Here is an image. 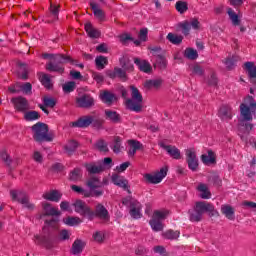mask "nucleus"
<instances>
[{
	"label": "nucleus",
	"mask_w": 256,
	"mask_h": 256,
	"mask_svg": "<svg viewBox=\"0 0 256 256\" xmlns=\"http://www.w3.org/2000/svg\"><path fill=\"white\" fill-rule=\"evenodd\" d=\"M256 113V101L252 96H247L244 102L240 105V127H245L246 133H249L253 129V124L245 123L253 121Z\"/></svg>",
	"instance_id": "nucleus-1"
},
{
	"label": "nucleus",
	"mask_w": 256,
	"mask_h": 256,
	"mask_svg": "<svg viewBox=\"0 0 256 256\" xmlns=\"http://www.w3.org/2000/svg\"><path fill=\"white\" fill-rule=\"evenodd\" d=\"M43 59H50V61L46 64L47 71H51L54 73L63 74L65 68L63 65L65 63H71L73 65L74 61L69 56H65L63 54H43Z\"/></svg>",
	"instance_id": "nucleus-2"
},
{
	"label": "nucleus",
	"mask_w": 256,
	"mask_h": 256,
	"mask_svg": "<svg viewBox=\"0 0 256 256\" xmlns=\"http://www.w3.org/2000/svg\"><path fill=\"white\" fill-rule=\"evenodd\" d=\"M71 239V232L69 230L63 229L58 232L56 238H51L47 236H34V243L36 245H43L46 249H53L60 241H68Z\"/></svg>",
	"instance_id": "nucleus-3"
},
{
	"label": "nucleus",
	"mask_w": 256,
	"mask_h": 256,
	"mask_svg": "<svg viewBox=\"0 0 256 256\" xmlns=\"http://www.w3.org/2000/svg\"><path fill=\"white\" fill-rule=\"evenodd\" d=\"M35 141H53V134L49 132V127L45 123L38 122L32 126Z\"/></svg>",
	"instance_id": "nucleus-4"
},
{
	"label": "nucleus",
	"mask_w": 256,
	"mask_h": 256,
	"mask_svg": "<svg viewBox=\"0 0 256 256\" xmlns=\"http://www.w3.org/2000/svg\"><path fill=\"white\" fill-rule=\"evenodd\" d=\"M130 89L132 98L126 100V107L131 111H136V113H139V111H141L143 108V96L141 95V92H139V89H137L135 86H131Z\"/></svg>",
	"instance_id": "nucleus-5"
},
{
	"label": "nucleus",
	"mask_w": 256,
	"mask_h": 256,
	"mask_svg": "<svg viewBox=\"0 0 256 256\" xmlns=\"http://www.w3.org/2000/svg\"><path fill=\"white\" fill-rule=\"evenodd\" d=\"M168 216V210H155L149 222L152 230L156 232L163 231V228L165 227V225H163V221H165Z\"/></svg>",
	"instance_id": "nucleus-6"
},
{
	"label": "nucleus",
	"mask_w": 256,
	"mask_h": 256,
	"mask_svg": "<svg viewBox=\"0 0 256 256\" xmlns=\"http://www.w3.org/2000/svg\"><path fill=\"white\" fill-rule=\"evenodd\" d=\"M122 204L125 207H129V213L133 219H141V209H143L141 202L131 196H127L122 199Z\"/></svg>",
	"instance_id": "nucleus-7"
},
{
	"label": "nucleus",
	"mask_w": 256,
	"mask_h": 256,
	"mask_svg": "<svg viewBox=\"0 0 256 256\" xmlns=\"http://www.w3.org/2000/svg\"><path fill=\"white\" fill-rule=\"evenodd\" d=\"M86 185L90 189V197H101L103 195L104 191L101 189L103 182L98 177L90 176L86 181Z\"/></svg>",
	"instance_id": "nucleus-8"
},
{
	"label": "nucleus",
	"mask_w": 256,
	"mask_h": 256,
	"mask_svg": "<svg viewBox=\"0 0 256 256\" xmlns=\"http://www.w3.org/2000/svg\"><path fill=\"white\" fill-rule=\"evenodd\" d=\"M10 195L12 197V201H18V203H21V205L26 207V209H29L30 211L35 209V205L29 202V196L25 192L11 190Z\"/></svg>",
	"instance_id": "nucleus-9"
},
{
	"label": "nucleus",
	"mask_w": 256,
	"mask_h": 256,
	"mask_svg": "<svg viewBox=\"0 0 256 256\" xmlns=\"http://www.w3.org/2000/svg\"><path fill=\"white\" fill-rule=\"evenodd\" d=\"M167 171H169V167L164 166L160 169V171L154 174H145L144 179L147 183H152L157 185V183H161L165 177H167Z\"/></svg>",
	"instance_id": "nucleus-10"
},
{
	"label": "nucleus",
	"mask_w": 256,
	"mask_h": 256,
	"mask_svg": "<svg viewBox=\"0 0 256 256\" xmlns=\"http://www.w3.org/2000/svg\"><path fill=\"white\" fill-rule=\"evenodd\" d=\"M73 207L74 211L82 217H87V219H89L93 216V209H91V207H89L83 200H76L73 203Z\"/></svg>",
	"instance_id": "nucleus-11"
},
{
	"label": "nucleus",
	"mask_w": 256,
	"mask_h": 256,
	"mask_svg": "<svg viewBox=\"0 0 256 256\" xmlns=\"http://www.w3.org/2000/svg\"><path fill=\"white\" fill-rule=\"evenodd\" d=\"M97 217L98 219H101L102 221H109V211L103 204L98 203L95 205L94 211L92 210V216H90L89 221H93V219Z\"/></svg>",
	"instance_id": "nucleus-12"
},
{
	"label": "nucleus",
	"mask_w": 256,
	"mask_h": 256,
	"mask_svg": "<svg viewBox=\"0 0 256 256\" xmlns=\"http://www.w3.org/2000/svg\"><path fill=\"white\" fill-rule=\"evenodd\" d=\"M0 159L5 162V165L8 166L9 169H17V167L23 163L20 157H14L11 159L5 150L0 151Z\"/></svg>",
	"instance_id": "nucleus-13"
},
{
	"label": "nucleus",
	"mask_w": 256,
	"mask_h": 256,
	"mask_svg": "<svg viewBox=\"0 0 256 256\" xmlns=\"http://www.w3.org/2000/svg\"><path fill=\"white\" fill-rule=\"evenodd\" d=\"M76 104L78 107L89 109L90 107H93V105H95V100L93 99V97H91V95L84 94L76 98Z\"/></svg>",
	"instance_id": "nucleus-14"
},
{
	"label": "nucleus",
	"mask_w": 256,
	"mask_h": 256,
	"mask_svg": "<svg viewBox=\"0 0 256 256\" xmlns=\"http://www.w3.org/2000/svg\"><path fill=\"white\" fill-rule=\"evenodd\" d=\"M111 180L114 185H117V187H121L124 189V191L131 193V191H129V181H127V179H125V177L121 176L119 173H113Z\"/></svg>",
	"instance_id": "nucleus-15"
},
{
	"label": "nucleus",
	"mask_w": 256,
	"mask_h": 256,
	"mask_svg": "<svg viewBox=\"0 0 256 256\" xmlns=\"http://www.w3.org/2000/svg\"><path fill=\"white\" fill-rule=\"evenodd\" d=\"M31 83H16L14 86L9 87L10 93H20V91H23V93H26V95H31Z\"/></svg>",
	"instance_id": "nucleus-16"
},
{
	"label": "nucleus",
	"mask_w": 256,
	"mask_h": 256,
	"mask_svg": "<svg viewBox=\"0 0 256 256\" xmlns=\"http://www.w3.org/2000/svg\"><path fill=\"white\" fill-rule=\"evenodd\" d=\"M160 147L162 149H165V151L168 153V155H170V157H172V159H181V150H179L175 146L167 145L164 142H161Z\"/></svg>",
	"instance_id": "nucleus-17"
},
{
	"label": "nucleus",
	"mask_w": 256,
	"mask_h": 256,
	"mask_svg": "<svg viewBox=\"0 0 256 256\" xmlns=\"http://www.w3.org/2000/svg\"><path fill=\"white\" fill-rule=\"evenodd\" d=\"M246 73L250 79V83L256 85V65L253 62H246L244 64Z\"/></svg>",
	"instance_id": "nucleus-18"
},
{
	"label": "nucleus",
	"mask_w": 256,
	"mask_h": 256,
	"mask_svg": "<svg viewBox=\"0 0 256 256\" xmlns=\"http://www.w3.org/2000/svg\"><path fill=\"white\" fill-rule=\"evenodd\" d=\"M195 209L198 213L202 215L204 213H213V211H215V207L209 202H197L195 205Z\"/></svg>",
	"instance_id": "nucleus-19"
},
{
	"label": "nucleus",
	"mask_w": 256,
	"mask_h": 256,
	"mask_svg": "<svg viewBox=\"0 0 256 256\" xmlns=\"http://www.w3.org/2000/svg\"><path fill=\"white\" fill-rule=\"evenodd\" d=\"M86 171L89 175H97L103 171V163L101 162H92L85 164Z\"/></svg>",
	"instance_id": "nucleus-20"
},
{
	"label": "nucleus",
	"mask_w": 256,
	"mask_h": 256,
	"mask_svg": "<svg viewBox=\"0 0 256 256\" xmlns=\"http://www.w3.org/2000/svg\"><path fill=\"white\" fill-rule=\"evenodd\" d=\"M91 115H85L81 116L78 120L74 122H70V127H80V128H85L89 127L91 125Z\"/></svg>",
	"instance_id": "nucleus-21"
},
{
	"label": "nucleus",
	"mask_w": 256,
	"mask_h": 256,
	"mask_svg": "<svg viewBox=\"0 0 256 256\" xmlns=\"http://www.w3.org/2000/svg\"><path fill=\"white\" fill-rule=\"evenodd\" d=\"M128 155L130 157H135V153H137L140 149H143V144L137 140H128Z\"/></svg>",
	"instance_id": "nucleus-22"
},
{
	"label": "nucleus",
	"mask_w": 256,
	"mask_h": 256,
	"mask_svg": "<svg viewBox=\"0 0 256 256\" xmlns=\"http://www.w3.org/2000/svg\"><path fill=\"white\" fill-rule=\"evenodd\" d=\"M12 103L17 111H27L29 109V102L23 97L13 98Z\"/></svg>",
	"instance_id": "nucleus-23"
},
{
	"label": "nucleus",
	"mask_w": 256,
	"mask_h": 256,
	"mask_svg": "<svg viewBox=\"0 0 256 256\" xmlns=\"http://www.w3.org/2000/svg\"><path fill=\"white\" fill-rule=\"evenodd\" d=\"M85 245H87V243H85V241L77 238L73 242L72 247H71L72 255H81V253H83V249H85Z\"/></svg>",
	"instance_id": "nucleus-24"
},
{
	"label": "nucleus",
	"mask_w": 256,
	"mask_h": 256,
	"mask_svg": "<svg viewBox=\"0 0 256 256\" xmlns=\"http://www.w3.org/2000/svg\"><path fill=\"white\" fill-rule=\"evenodd\" d=\"M44 215L50 216V217H59L61 215V212L58 208L53 207L51 204L44 202L42 204Z\"/></svg>",
	"instance_id": "nucleus-25"
},
{
	"label": "nucleus",
	"mask_w": 256,
	"mask_h": 256,
	"mask_svg": "<svg viewBox=\"0 0 256 256\" xmlns=\"http://www.w3.org/2000/svg\"><path fill=\"white\" fill-rule=\"evenodd\" d=\"M201 161L204 165H215L217 163V155L213 150H208V154L201 155Z\"/></svg>",
	"instance_id": "nucleus-26"
},
{
	"label": "nucleus",
	"mask_w": 256,
	"mask_h": 256,
	"mask_svg": "<svg viewBox=\"0 0 256 256\" xmlns=\"http://www.w3.org/2000/svg\"><path fill=\"white\" fill-rule=\"evenodd\" d=\"M90 7L98 21H105V12L101 9V7H99V4H97V2H90Z\"/></svg>",
	"instance_id": "nucleus-27"
},
{
	"label": "nucleus",
	"mask_w": 256,
	"mask_h": 256,
	"mask_svg": "<svg viewBox=\"0 0 256 256\" xmlns=\"http://www.w3.org/2000/svg\"><path fill=\"white\" fill-rule=\"evenodd\" d=\"M221 213L225 216L226 219H229L230 221L235 220V208H233L229 204H224L221 206Z\"/></svg>",
	"instance_id": "nucleus-28"
},
{
	"label": "nucleus",
	"mask_w": 256,
	"mask_h": 256,
	"mask_svg": "<svg viewBox=\"0 0 256 256\" xmlns=\"http://www.w3.org/2000/svg\"><path fill=\"white\" fill-rule=\"evenodd\" d=\"M134 63L143 73H151V71L153 70L151 64L147 60L135 58Z\"/></svg>",
	"instance_id": "nucleus-29"
},
{
	"label": "nucleus",
	"mask_w": 256,
	"mask_h": 256,
	"mask_svg": "<svg viewBox=\"0 0 256 256\" xmlns=\"http://www.w3.org/2000/svg\"><path fill=\"white\" fill-rule=\"evenodd\" d=\"M62 194L58 190H51L43 194V199L47 201H53L54 203H59L61 201Z\"/></svg>",
	"instance_id": "nucleus-30"
},
{
	"label": "nucleus",
	"mask_w": 256,
	"mask_h": 256,
	"mask_svg": "<svg viewBox=\"0 0 256 256\" xmlns=\"http://www.w3.org/2000/svg\"><path fill=\"white\" fill-rule=\"evenodd\" d=\"M161 85H163V79L158 78L154 80H146L144 83L145 89H148L149 91L155 89H161Z\"/></svg>",
	"instance_id": "nucleus-31"
},
{
	"label": "nucleus",
	"mask_w": 256,
	"mask_h": 256,
	"mask_svg": "<svg viewBox=\"0 0 256 256\" xmlns=\"http://www.w3.org/2000/svg\"><path fill=\"white\" fill-rule=\"evenodd\" d=\"M85 31L88 34V37H91L92 39H98V37H101V31L93 27L91 22L85 24Z\"/></svg>",
	"instance_id": "nucleus-32"
},
{
	"label": "nucleus",
	"mask_w": 256,
	"mask_h": 256,
	"mask_svg": "<svg viewBox=\"0 0 256 256\" xmlns=\"http://www.w3.org/2000/svg\"><path fill=\"white\" fill-rule=\"evenodd\" d=\"M218 115L220 118H222L223 121H229V119H232L233 113L231 112V107L227 105H223L219 112Z\"/></svg>",
	"instance_id": "nucleus-33"
},
{
	"label": "nucleus",
	"mask_w": 256,
	"mask_h": 256,
	"mask_svg": "<svg viewBox=\"0 0 256 256\" xmlns=\"http://www.w3.org/2000/svg\"><path fill=\"white\" fill-rule=\"evenodd\" d=\"M39 81L46 89H51L53 87V82L51 81V76L43 72L38 73Z\"/></svg>",
	"instance_id": "nucleus-34"
},
{
	"label": "nucleus",
	"mask_w": 256,
	"mask_h": 256,
	"mask_svg": "<svg viewBox=\"0 0 256 256\" xmlns=\"http://www.w3.org/2000/svg\"><path fill=\"white\" fill-rule=\"evenodd\" d=\"M197 191H199L202 199H211V191H209V186H207V184H198Z\"/></svg>",
	"instance_id": "nucleus-35"
},
{
	"label": "nucleus",
	"mask_w": 256,
	"mask_h": 256,
	"mask_svg": "<svg viewBox=\"0 0 256 256\" xmlns=\"http://www.w3.org/2000/svg\"><path fill=\"white\" fill-rule=\"evenodd\" d=\"M100 99L101 101H103V103H106L107 105H111V103L115 101V94L109 91H102L100 93Z\"/></svg>",
	"instance_id": "nucleus-36"
},
{
	"label": "nucleus",
	"mask_w": 256,
	"mask_h": 256,
	"mask_svg": "<svg viewBox=\"0 0 256 256\" xmlns=\"http://www.w3.org/2000/svg\"><path fill=\"white\" fill-rule=\"evenodd\" d=\"M63 222L65 223V225H69V227H75L77 225H81V223H83V220H81V218L79 217L68 216L63 219Z\"/></svg>",
	"instance_id": "nucleus-37"
},
{
	"label": "nucleus",
	"mask_w": 256,
	"mask_h": 256,
	"mask_svg": "<svg viewBox=\"0 0 256 256\" xmlns=\"http://www.w3.org/2000/svg\"><path fill=\"white\" fill-rule=\"evenodd\" d=\"M166 39H168V41L173 45H179L183 41V36L177 35L175 33H168Z\"/></svg>",
	"instance_id": "nucleus-38"
},
{
	"label": "nucleus",
	"mask_w": 256,
	"mask_h": 256,
	"mask_svg": "<svg viewBox=\"0 0 256 256\" xmlns=\"http://www.w3.org/2000/svg\"><path fill=\"white\" fill-rule=\"evenodd\" d=\"M227 13L230 17V20L232 21L233 25L237 26L240 25L241 20H239V16L237 15V13L235 12V10H233V8H227Z\"/></svg>",
	"instance_id": "nucleus-39"
},
{
	"label": "nucleus",
	"mask_w": 256,
	"mask_h": 256,
	"mask_svg": "<svg viewBox=\"0 0 256 256\" xmlns=\"http://www.w3.org/2000/svg\"><path fill=\"white\" fill-rule=\"evenodd\" d=\"M179 235H181L179 231L173 230H167L166 232L162 233V237H164V239H169L171 241H173V239H179Z\"/></svg>",
	"instance_id": "nucleus-40"
},
{
	"label": "nucleus",
	"mask_w": 256,
	"mask_h": 256,
	"mask_svg": "<svg viewBox=\"0 0 256 256\" xmlns=\"http://www.w3.org/2000/svg\"><path fill=\"white\" fill-rule=\"evenodd\" d=\"M184 56L186 59H190L191 61H195L197 57H199V54L197 53V50L193 48H187L184 52Z\"/></svg>",
	"instance_id": "nucleus-41"
},
{
	"label": "nucleus",
	"mask_w": 256,
	"mask_h": 256,
	"mask_svg": "<svg viewBox=\"0 0 256 256\" xmlns=\"http://www.w3.org/2000/svg\"><path fill=\"white\" fill-rule=\"evenodd\" d=\"M77 147H79V143L75 140H70L64 147L66 153L71 154L73 151H76Z\"/></svg>",
	"instance_id": "nucleus-42"
},
{
	"label": "nucleus",
	"mask_w": 256,
	"mask_h": 256,
	"mask_svg": "<svg viewBox=\"0 0 256 256\" xmlns=\"http://www.w3.org/2000/svg\"><path fill=\"white\" fill-rule=\"evenodd\" d=\"M110 77H119L122 81H126L127 73L121 68H115L113 74H110Z\"/></svg>",
	"instance_id": "nucleus-43"
},
{
	"label": "nucleus",
	"mask_w": 256,
	"mask_h": 256,
	"mask_svg": "<svg viewBox=\"0 0 256 256\" xmlns=\"http://www.w3.org/2000/svg\"><path fill=\"white\" fill-rule=\"evenodd\" d=\"M95 63H96V67L98 69H105V65H107V63H109V61L107 60V57H105V56H98L95 59Z\"/></svg>",
	"instance_id": "nucleus-44"
},
{
	"label": "nucleus",
	"mask_w": 256,
	"mask_h": 256,
	"mask_svg": "<svg viewBox=\"0 0 256 256\" xmlns=\"http://www.w3.org/2000/svg\"><path fill=\"white\" fill-rule=\"evenodd\" d=\"M81 177H83V172L79 168L74 169L70 173V181H81Z\"/></svg>",
	"instance_id": "nucleus-45"
},
{
	"label": "nucleus",
	"mask_w": 256,
	"mask_h": 256,
	"mask_svg": "<svg viewBox=\"0 0 256 256\" xmlns=\"http://www.w3.org/2000/svg\"><path fill=\"white\" fill-rule=\"evenodd\" d=\"M76 87H77V84L73 81H70L63 84L62 89L64 93H72V91H75Z\"/></svg>",
	"instance_id": "nucleus-46"
},
{
	"label": "nucleus",
	"mask_w": 256,
	"mask_h": 256,
	"mask_svg": "<svg viewBox=\"0 0 256 256\" xmlns=\"http://www.w3.org/2000/svg\"><path fill=\"white\" fill-rule=\"evenodd\" d=\"M50 15L52 17V20L50 22L57 21L59 19V6L51 4Z\"/></svg>",
	"instance_id": "nucleus-47"
},
{
	"label": "nucleus",
	"mask_w": 256,
	"mask_h": 256,
	"mask_svg": "<svg viewBox=\"0 0 256 256\" xmlns=\"http://www.w3.org/2000/svg\"><path fill=\"white\" fill-rule=\"evenodd\" d=\"M121 66L125 71H128V73L133 72L134 66L131 62H129V60L122 58L120 60Z\"/></svg>",
	"instance_id": "nucleus-48"
},
{
	"label": "nucleus",
	"mask_w": 256,
	"mask_h": 256,
	"mask_svg": "<svg viewBox=\"0 0 256 256\" xmlns=\"http://www.w3.org/2000/svg\"><path fill=\"white\" fill-rule=\"evenodd\" d=\"M71 189L72 191H74V193H78V195H84V197H91V193L87 192L81 186L72 185Z\"/></svg>",
	"instance_id": "nucleus-49"
},
{
	"label": "nucleus",
	"mask_w": 256,
	"mask_h": 256,
	"mask_svg": "<svg viewBox=\"0 0 256 256\" xmlns=\"http://www.w3.org/2000/svg\"><path fill=\"white\" fill-rule=\"evenodd\" d=\"M91 125H93V127H97L99 129V127H103V119L97 115H91Z\"/></svg>",
	"instance_id": "nucleus-50"
},
{
	"label": "nucleus",
	"mask_w": 256,
	"mask_h": 256,
	"mask_svg": "<svg viewBox=\"0 0 256 256\" xmlns=\"http://www.w3.org/2000/svg\"><path fill=\"white\" fill-rule=\"evenodd\" d=\"M186 161L197 159V151L195 148L185 149Z\"/></svg>",
	"instance_id": "nucleus-51"
},
{
	"label": "nucleus",
	"mask_w": 256,
	"mask_h": 256,
	"mask_svg": "<svg viewBox=\"0 0 256 256\" xmlns=\"http://www.w3.org/2000/svg\"><path fill=\"white\" fill-rule=\"evenodd\" d=\"M105 115L107 119H110V121H114V123H117L119 121V114L113 110H105Z\"/></svg>",
	"instance_id": "nucleus-52"
},
{
	"label": "nucleus",
	"mask_w": 256,
	"mask_h": 256,
	"mask_svg": "<svg viewBox=\"0 0 256 256\" xmlns=\"http://www.w3.org/2000/svg\"><path fill=\"white\" fill-rule=\"evenodd\" d=\"M176 10L178 11V13H185V11H187V9H189V6L187 4V2L184 1H178L176 2Z\"/></svg>",
	"instance_id": "nucleus-53"
},
{
	"label": "nucleus",
	"mask_w": 256,
	"mask_h": 256,
	"mask_svg": "<svg viewBox=\"0 0 256 256\" xmlns=\"http://www.w3.org/2000/svg\"><path fill=\"white\" fill-rule=\"evenodd\" d=\"M43 102L45 107H50L51 109H53V107L57 105V101L55 100V98L49 96H44Z\"/></svg>",
	"instance_id": "nucleus-54"
},
{
	"label": "nucleus",
	"mask_w": 256,
	"mask_h": 256,
	"mask_svg": "<svg viewBox=\"0 0 256 256\" xmlns=\"http://www.w3.org/2000/svg\"><path fill=\"white\" fill-rule=\"evenodd\" d=\"M186 162L188 163V168L191 171H197V169H199V159L198 158H194L192 160H186Z\"/></svg>",
	"instance_id": "nucleus-55"
},
{
	"label": "nucleus",
	"mask_w": 256,
	"mask_h": 256,
	"mask_svg": "<svg viewBox=\"0 0 256 256\" xmlns=\"http://www.w3.org/2000/svg\"><path fill=\"white\" fill-rule=\"evenodd\" d=\"M203 219V215L194 208V211L190 213V221L199 222Z\"/></svg>",
	"instance_id": "nucleus-56"
},
{
	"label": "nucleus",
	"mask_w": 256,
	"mask_h": 256,
	"mask_svg": "<svg viewBox=\"0 0 256 256\" xmlns=\"http://www.w3.org/2000/svg\"><path fill=\"white\" fill-rule=\"evenodd\" d=\"M114 153H119L121 151V137H114V144L112 145Z\"/></svg>",
	"instance_id": "nucleus-57"
},
{
	"label": "nucleus",
	"mask_w": 256,
	"mask_h": 256,
	"mask_svg": "<svg viewBox=\"0 0 256 256\" xmlns=\"http://www.w3.org/2000/svg\"><path fill=\"white\" fill-rule=\"evenodd\" d=\"M180 29H182V33L184 35H189V32L191 31V24L189 21H185L179 24Z\"/></svg>",
	"instance_id": "nucleus-58"
},
{
	"label": "nucleus",
	"mask_w": 256,
	"mask_h": 256,
	"mask_svg": "<svg viewBox=\"0 0 256 256\" xmlns=\"http://www.w3.org/2000/svg\"><path fill=\"white\" fill-rule=\"evenodd\" d=\"M26 121H35L39 119V112L37 111H30L25 114Z\"/></svg>",
	"instance_id": "nucleus-59"
},
{
	"label": "nucleus",
	"mask_w": 256,
	"mask_h": 256,
	"mask_svg": "<svg viewBox=\"0 0 256 256\" xmlns=\"http://www.w3.org/2000/svg\"><path fill=\"white\" fill-rule=\"evenodd\" d=\"M93 239L96 243H103L105 241V233L98 231L93 234Z\"/></svg>",
	"instance_id": "nucleus-60"
},
{
	"label": "nucleus",
	"mask_w": 256,
	"mask_h": 256,
	"mask_svg": "<svg viewBox=\"0 0 256 256\" xmlns=\"http://www.w3.org/2000/svg\"><path fill=\"white\" fill-rule=\"evenodd\" d=\"M96 147L102 153H107V151H109V148L107 147V143H105V141L103 140H98L96 143Z\"/></svg>",
	"instance_id": "nucleus-61"
},
{
	"label": "nucleus",
	"mask_w": 256,
	"mask_h": 256,
	"mask_svg": "<svg viewBox=\"0 0 256 256\" xmlns=\"http://www.w3.org/2000/svg\"><path fill=\"white\" fill-rule=\"evenodd\" d=\"M46 225H48V227H52V229H59V220H57L56 218H52V219H47L45 221Z\"/></svg>",
	"instance_id": "nucleus-62"
},
{
	"label": "nucleus",
	"mask_w": 256,
	"mask_h": 256,
	"mask_svg": "<svg viewBox=\"0 0 256 256\" xmlns=\"http://www.w3.org/2000/svg\"><path fill=\"white\" fill-rule=\"evenodd\" d=\"M190 70L192 71L193 75H203V68L199 66V64L190 66Z\"/></svg>",
	"instance_id": "nucleus-63"
},
{
	"label": "nucleus",
	"mask_w": 256,
	"mask_h": 256,
	"mask_svg": "<svg viewBox=\"0 0 256 256\" xmlns=\"http://www.w3.org/2000/svg\"><path fill=\"white\" fill-rule=\"evenodd\" d=\"M153 251L154 253H158L159 255H163V256L167 255V250L165 249V247L160 245L154 246Z\"/></svg>",
	"instance_id": "nucleus-64"
}]
</instances>
